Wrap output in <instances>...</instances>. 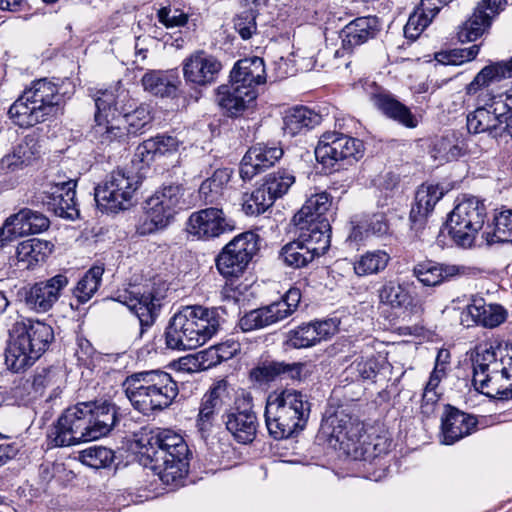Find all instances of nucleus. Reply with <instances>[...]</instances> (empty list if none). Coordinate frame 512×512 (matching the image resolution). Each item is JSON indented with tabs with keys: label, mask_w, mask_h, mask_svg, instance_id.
I'll use <instances>...</instances> for the list:
<instances>
[{
	"label": "nucleus",
	"mask_w": 512,
	"mask_h": 512,
	"mask_svg": "<svg viewBox=\"0 0 512 512\" xmlns=\"http://www.w3.org/2000/svg\"><path fill=\"white\" fill-rule=\"evenodd\" d=\"M183 197V189L170 185L156 191L144 204V215L136 226L139 235H149L166 228Z\"/></svg>",
	"instance_id": "9d476101"
},
{
	"label": "nucleus",
	"mask_w": 512,
	"mask_h": 512,
	"mask_svg": "<svg viewBox=\"0 0 512 512\" xmlns=\"http://www.w3.org/2000/svg\"><path fill=\"white\" fill-rule=\"evenodd\" d=\"M180 141L171 135H157L139 144L135 150V158L145 165H149L157 156H164L176 152Z\"/></svg>",
	"instance_id": "4c0bfd02"
},
{
	"label": "nucleus",
	"mask_w": 512,
	"mask_h": 512,
	"mask_svg": "<svg viewBox=\"0 0 512 512\" xmlns=\"http://www.w3.org/2000/svg\"><path fill=\"white\" fill-rule=\"evenodd\" d=\"M95 124L91 129V139L101 147L121 145L128 141L127 129L122 124L113 106L114 98L110 92L100 90L95 95Z\"/></svg>",
	"instance_id": "f8f14e48"
},
{
	"label": "nucleus",
	"mask_w": 512,
	"mask_h": 512,
	"mask_svg": "<svg viewBox=\"0 0 512 512\" xmlns=\"http://www.w3.org/2000/svg\"><path fill=\"white\" fill-rule=\"evenodd\" d=\"M256 17L254 11H243L236 16L234 27L242 39L247 40L257 31Z\"/></svg>",
	"instance_id": "680f3d73"
},
{
	"label": "nucleus",
	"mask_w": 512,
	"mask_h": 512,
	"mask_svg": "<svg viewBox=\"0 0 512 512\" xmlns=\"http://www.w3.org/2000/svg\"><path fill=\"white\" fill-rule=\"evenodd\" d=\"M295 183V176L287 170H278L265 176L263 185L275 199L285 195Z\"/></svg>",
	"instance_id": "603ef678"
},
{
	"label": "nucleus",
	"mask_w": 512,
	"mask_h": 512,
	"mask_svg": "<svg viewBox=\"0 0 512 512\" xmlns=\"http://www.w3.org/2000/svg\"><path fill=\"white\" fill-rule=\"evenodd\" d=\"M54 245L46 240L32 238L18 244L16 255L19 262L31 268L44 262L52 253Z\"/></svg>",
	"instance_id": "a18cd8bd"
},
{
	"label": "nucleus",
	"mask_w": 512,
	"mask_h": 512,
	"mask_svg": "<svg viewBox=\"0 0 512 512\" xmlns=\"http://www.w3.org/2000/svg\"><path fill=\"white\" fill-rule=\"evenodd\" d=\"M179 84V77L172 72L151 71L142 78L144 89L160 97L176 96Z\"/></svg>",
	"instance_id": "79ce46f5"
},
{
	"label": "nucleus",
	"mask_w": 512,
	"mask_h": 512,
	"mask_svg": "<svg viewBox=\"0 0 512 512\" xmlns=\"http://www.w3.org/2000/svg\"><path fill=\"white\" fill-rule=\"evenodd\" d=\"M338 325L336 319L304 323L287 333L286 345L294 349L315 346L333 336L338 331Z\"/></svg>",
	"instance_id": "7c9ffc66"
},
{
	"label": "nucleus",
	"mask_w": 512,
	"mask_h": 512,
	"mask_svg": "<svg viewBox=\"0 0 512 512\" xmlns=\"http://www.w3.org/2000/svg\"><path fill=\"white\" fill-rule=\"evenodd\" d=\"M233 225L225 217L222 209L209 207L193 212L186 223L189 235L200 240H209L231 231Z\"/></svg>",
	"instance_id": "cd10ccee"
},
{
	"label": "nucleus",
	"mask_w": 512,
	"mask_h": 512,
	"mask_svg": "<svg viewBox=\"0 0 512 512\" xmlns=\"http://www.w3.org/2000/svg\"><path fill=\"white\" fill-rule=\"evenodd\" d=\"M252 408L251 395L242 392L235 397L233 405L226 410V414H223L227 430L239 443L247 444L255 438L257 418Z\"/></svg>",
	"instance_id": "412c9836"
},
{
	"label": "nucleus",
	"mask_w": 512,
	"mask_h": 512,
	"mask_svg": "<svg viewBox=\"0 0 512 512\" xmlns=\"http://www.w3.org/2000/svg\"><path fill=\"white\" fill-rule=\"evenodd\" d=\"M412 273L422 285L435 287L465 275L466 267L455 264L424 261L416 264Z\"/></svg>",
	"instance_id": "72a5a7b5"
},
{
	"label": "nucleus",
	"mask_w": 512,
	"mask_h": 512,
	"mask_svg": "<svg viewBox=\"0 0 512 512\" xmlns=\"http://www.w3.org/2000/svg\"><path fill=\"white\" fill-rule=\"evenodd\" d=\"M190 454L183 436L171 429H160L148 438L140 452V462L165 484L182 478Z\"/></svg>",
	"instance_id": "7ed1b4c3"
},
{
	"label": "nucleus",
	"mask_w": 512,
	"mask_h": 512,
	"mask_svg": "<svg viewBox=\"0 0 512 512\" xmlns=\"http://www.w3.org/2000/svg\"><path fill=\"white\" fill-rule=\"evenodd\" d=\"M158 21L166 28L182 27L188 22L189 16L180 9L162 7L157 13Z\"/></svg>",
	"instance_id": "e2e57ef3"
},
{
	"label": "nucleus",
	"mask_w": 512,
	"mask_h": 512,
	"mask_svg": "<svg viewBox=\"0 0 512 512\" xmlns=\"http://www.w3.org/2000/svg\"><path fill=\"white\" fill-rule=\"evenodd\" d=\"M461 149L448 138L437 140L433 147V157L439 161H451L460 155Z\"/></svg>",
	"instance_id": "0e129e2a"
},
{
	"label": "nucleus",
	"mask_w": 512,
	"mask_h": 512,
	"mask_svg": "<svg viewBox=\"0 0 512 512\" xmlns=\"http://www.w3.org/2000/svg\"><path fill=\"white\" fill-rule=\"evenodd\" d=\"M222 68L221 61L204 50L191 53L182 62L185 82L195 87H207L215 83Z\"/></svg>",
	"instance_id": "393cba45"
},
{
	"label": "nucleus",
	"mask_w": 512,
	"mask_h": 512,
	"mask_svg": "<svg viewBox=\"0 0 512 512\" xmlns=\"http://www.w3.org/2000/svg\"><path fill=\"white\" fill-rule=\"evenodd\" d=\"M326 425L331 428L330 436L339 443L342 449L348 456L355 460H368L371 456L369 454V447H360L362 425L354 420L351 416L338 411L326 420Z\"/></svg>",
	"instance_id": "6ab92c4d"
},
{
	"label": "nucleus",
	"mask_w": 512,
	"mask_h": 512,
	"mask_svg": "<svg viewBox=\"0 0 512 512\" xmlns=\"http://www.w3.org/2000/svg\"><path fill=\"white\" fill-rule=\"evenodd\" d=\"M103 273L104 268L95 265L82 276L73 290L79 303H86L93 297L101 284Z\"/></svg>",
	"instance_id": "09e8293b"
},
{
	"label": "nucleus",
	"mask_w": 512,
	"mask_h": 512,
	"mask_svg": "<svg viewBox=\"0 0 512 512\" xmlns=\"http://www.w3.org/2000/svg\"><path fill=\"white\" fill-rule=\"evenodd\" d=\"M28 165L20 158V155L13 148L12 152L0 159V170L4 173H13L24 169Z\"/></svg>",
	"instance_id": "774afa93"
},
{
	"label": "nucleus",
	"mask_w": 512,
	"mask_h": 512,
	"mask_svg": "<svg viewBox=\"0 0 512 512\" xmlns=\"http://www.w3.org/2000/svg\"><path fill=\"white\" fill-rule=\"evenodd\" d=\"M256 97V92L244 91L238 88V85L229 82L218 87L216 102L229 115L234 116L243 111Z\"/></svg>",
	"instance_id": "58836bf2"
},
{
	"label": "nucleus",
	"mask_w": 512,
	"mask_h": 512,
	"mask_svg": "<svg viewBox=\"0 0 512 512\" xmlns=\"http://www.w3.org/2000/svg\"><path fill=\"white\" fill-rule=\"evenodd\" d=\"M217 353V349L211 346L195 355L182 357L179 360V368L185 371L208 370L221 363Z\"/></svg>",
	"instance_id": "8fccbe9b"
},
{
	"label": "nucleus",
	"mask_w": 512,
	"mask_h": 512,
	"mask_svg": "<svg viewBox=\"0 0 512 512\" xmlns=\"http://www.w3.org/2000/svg\"><path fill=\"white\" fill-rule=\"evenodd\" d=\"M379 301L389 305L392 308H401L411 306V310L422 311V306L411 305L409 292L394 280H388L378 290Z\"/></svg>",
	"instance_id": "49530a36"
},
{
	"label": "nucleus",
	"mask_w": 512,
	"mask_h": 512,
	"mask_svg": "<svg viewBox=\"0 0 512 512\" xmlns=\"http://www.w3.org/2000/svg\"><path fill=\"white\" fill-rule=\"evenodd\" d=\"M480 51L479 45H472L464 49H454L449 54H438L437 59L446 64L459 65L476 58Z\"/></svg>",
	"instance_id": "052dcab7"
},
{
	"label": "nucleus",
	"mask_w": 512,
	"mask_h": 512,
	"mask_svg": "<svg viewBox=\"0 0 512 512\" xmlns=\"http://www.w3.org/2000/svg\"><path fill=\"white\" fill-rule=\"evenodd\" d=\"M138 186L139 180L135 175L123 169L114 170L95 188L96 204L106 212L128 209Z\"/></svg>",
	"instance_id": "ddd939ff"
},
{
	"label": "nucleus",
	"mask_w": 512,
	"mask_h": 512,
	"mask_svg": "<svg viewBox=\"0 0 512 512\" xmlns=\"http://www.w3.org/2000/svg\"><path fill=\"white\" fill-rule=\"evenodd\" d=\"M14 149L28 166L31 165L40 156L41 143L39 135L35 132L27 134Z\"/></svg>",
	"instance_id": "4d7b16f0"
},
{
	"label": "nucleus",
	"mask_w": 512,
	"mask_h": 512,
	"mask_svg": "<svg viewBox=\"0 0 512 512\" xmlns=\"http://www.w3.org/2000/svg\"><path fill=\"white\" fill-rule=\"evenodd\" d=\"M96 355V351L93 348L92 344L85 338H79L77 340V349L75 351V356L80 365L85 367H90L93 364L94 357Z\"/></svg>",
	"instance_id": "69168bd1"
},
{
	"label": "nucleus",
	"mask_w": 512,
	"mask_h": 512,
	"mask_svg": "<svg viewBox=\"0 0 512 512\" xmlns=\"http://www.w3.org/2000/svg\"><path fill=\"white\" fill-rule=\"evenodd\" d=\"M363 153L361 140L336 131L323 133L315 148L317 161L327 168H334L342 161L358 160Z\"/></svg>",
	"instance_id": "dca6fc26"
},
{
	"label": "nucleus",
	"mask_w": 512,
	"mask_h": 512,
	"mask_svg": "<svg viewBox=\"0 0 512 512\" xmlns=\"http://www.w3.org/2000/svg\"><path fill=\"white\" fill-rule=\"evenodd\" d=\"M76 181L51 182L39 195V201L56 216L75 219L79 215L76 203Z\"/></svg>",
	"instance_id": "a878e982"
},
{
	"label": "nucleus",
	"mask_w": 512,
	"mask_h": 512,
	"mask_svg": "<svg viewBox=\"0 0 512 512\" xmlns=\"http://www.w3.org/2000/svg\"><path fill=\"white\" fill-rule=\"evenodd\" d=\"M117 422L116 406L106 400L67 408L48 433L49 445L65 447L106 436Z\"/></svg>",
	"instance_id": "f257e3e1"
},
{
	"label": "nucleus",
	"mask_w": 512,
	"mask_h": 512,
	"mask_svg": "<svg viewBox=\"0 0 512 512\" xmlns=\"http://www.w3.org/2000/svg\"><path fill=\"white\" fill-rule=\"evenodd\" d=\"M223 321L218 308L186 306L171 318L166 345L177 350L195 349L216 335Z\"/></svg>",
	"instance_id": "20e7f679"
},
{
	"label": "nucleus",
	"mask_w": 512,
	"mask_h": 512,
	"mask_svg": "<svg viewBox=\"0 0 512 512\" xmlns=\"http://www.w3.org/2000/svg\"><path fill=\"white\" fill-rule=\"evenodd\" d=\"M506 310L498 304H486L483 299L474 300L461 312V323L467 327L481 325L495 328L506 319Z\"/></svg>",
	"instance_id": "473e14b6"
},
{
	"label": "nucleus",
	"mask_w": 512,
	"mask_h": 512,
	"mask_svg": "<svg viewBox=\"0 0 512 512\" xmlns=\"http://www.w3.org/2000/svg\"><path fill=\"white\" fill-rule=\"evenodd\" d=\"M301 292L298 288L289 289L280 301L273 302L246 313L239 321L243 331L263 329L283 321L294 313L299 305Z\"/></svg>",
	"instance_id": "f3484780"
},
{
	"label": "nucleus",
	"mask_w": 512,
	"mask_h": 512,
	"mask_svg": "<svg viewBox=\"0 0 512 512\" xmlns=\"http://www.w3.org/2000/svg\"><path fill=\"white\" fill-rule=\"evenodd\" d=\"M283 155V150L278 146H269L258 143L245 153L240 164V177L246 181L263 170L273 166Z\"/></svg>",
	"instance_id": "2f4dec72"
},
{
	"label": "nucleus",
	"mask_w": 512,
	"mask_h": 512,
	"mask_svg": "<svg viewBox=\"0 0 512 512\" xmlns=\"http://www.w3.org/2000/svg\"><path fill=\"white\" fill-rule=\"evenodd\" d=\"M436 15L423 11L421 5L410 15L406 25L404 26V35L408 39H416L424 29L432 22Z\"/></svg>",
	"instance_id": "6e6d98bb"
},
{
	"label": "nucleus",
	"mask_w": 512,
	"mask_h": 512,
	"mask_svg": "<svg viewBox=\"0 0 512 512\" xmlns=\"http://www.w3.org/2000/svg\"><path fill=\"white\" fill-rule=\"evenodd\" d=\"M379 31V21L375 16L358 17L349 22L340 32L342 48L352 51L355 47L373 39Z\"/></svg>",
	"instance_id": "c9c22d12"
},
{
	"label": "nucleus",
	"mask_w": 512,
	"mask_h": 512,
	"mask_svg": "<svg viewBox=\"0 0 512 512\" xmlns=\"http://www.w3.org/2000/svg\"><path fill=\"white\" fill-rule=\"evenodd\" d=\"M444 191L439 185L423 184L415 194V203L410 212V219L421 222L434 209L437 202L443 197Z\"/></svg>",
	"instance_id": "a19ab883"
},
{
	"label": "nucleus",
	"mask_w": 512,
	"mask_h": 512,
	"mask_svg": "<svg viewBox=\"0 0 512 512\" xmlns=\"http://www.w3.org/2000/svg\"><path fill=\"white\" fill-rule=\"evenodd\" d=\"M68 284L69 279L65 274H57L49 279L36 282L25 292V305L37 313H45L59 300L62 291Z\"/></svg>",
	"instance_id": "c85d7f7f"
},
{
	"label": "nucleus",
	"mask_w": 512,
	"mask_h": 512,
	"mask_svg": "<svg viewBox=\"0 0 512 512\" xmlns=\"http://www.w3.org/2000/svg\"><path fill=\"white\" fill-rule=\"evenodd\" d=\"M331 207V196L326 191L311 194L301 209L294 215L293 222L297 228H307L313 232L322 231L330 235L331 226L325 213Z\"/></svg>",
	"instance_id": "bb28decb"
},
{
	"label": "nucleus",
	"mask_w": 512,
	"mask_h": 512,
	"mask_svg": "<svg viewBox=\"0 0 512 512\" xmlns=\"http://www.w3.org/2000/svg\"><path fill=\"white\" fill-rule=\"evenodd\" d=\"M297 229L298 239L284 245L280 252L283 262L292 268L307 266L315 257L325 254L330 247V235L307 228Z\"/></svg>",
	"instance_id": "2eb2a0df"
},
{
	"label": "nucleus",
	"mask_w": 512,
	"mask_h": 512,
	"mask_svg": "<svg viewBox=\"0 0 512 512\" xmlns=\"http://www.w3.org/2000/svg\"><path fill=\"white\" fill-rule=\"evenodd\" d=\"M509 79H512V57L506 60L489 61L466 86V93L475 95L479 90L485 88L490 90L493 96L501 97L503 104L512 107V82L503 91L492 88L493 85H498Z\"/></svg>",
	"instance_id": "5701e85b"
},
{
	"label": "nucleus",
	"mask_w": 512,
	"mask_h": 512,
	"mask_svg": "<svg viewBox=\"0 0 512 512\" xmlns=\"http://www.w3.org/2000/svg\"><path fill=\"white\" fill-rule=\"evenodd\" d=\"M390 260V254L385 250H369L355 257L353 271L358 277L377 275L387 268Z\"/></svg>",
	"instance_id": "37998d69"
},
{
	"label": "nucleus",
	"mask_w": 512,
	"mask_h": 512,
	"mask_svg": "<svg viewBox=\"0 0 512 512\" xmlns=\"http://www.w3.org/2000/svg\"><path fill=\"white\" fill-rule=\"evenodd\" d=\"M476 426L474 417L448 407L446 414L442 417L443 443L451 445L461 438L469 435Z\"/></svg>",
	"instance_id": "e433bc0d"
},
{
	"label": "nucleus",
	"mask_w": 512,
	"mask_h": 512,
	"mask_svg": "<svg viewBox=\"0 0 512 512\" xmlns=\"http://www.w3.org/2000/svg\"><path fill=\"white\" fill-rule=\"evenodd\" d=\"M486 218L483 201L464 195L449 214V234L461 247H471Z\"/></svg>",
	"instance_id": "1a4fd4ad"
},
{
	"label": "nucleus",
	"mask_w": 512,
	"mask_h": 512,
	"mask_svg": "<svg viewBox=\"0 0 512 512\" xmlns=\"http://www.w3.org/2000/svg\"><path fill=\"white\" fill-rule=\"evenodd\" d=\"M231 178V171L227 168L217 169L213 175L202 182L199 187V196L206 204L216 203L222 196L225 185Z\"/></svg>",
	"instance_id": "de8ad7c7"
},
{
	"label": "nucleus",
	"mask_w": 512,
	"mask_h": 512,
	"mask_svg": "<svg viewBox=\"0 0 512 512\" xmlns=\"http://www.w3.org/2000/svg\"><path fill=\"white\" fill-rule=\"evenodd\" d=\"M321 116L307 107H294L283 118V131L291 137L306 133L319 125Z\"/></svg>",
	"instance_id": "ea45409f"
},
{
	"label": "nucleus",
	"mask_w": 512,
	"mask_h": 512,
	"mask_svg": "<svg viewBox=\"0 0 512 512\" xmlns=\"http://www.w3.org/2000/svg\"><path fill=\"white\" fill-rule=\"evenodd\" d=\"M372 102L387 117L398 121L406 127H416L417 121L410 110L390 95L384 93L375 94L372 96Z\"/></svg>",
	"instance_id": "c03bdc74"
},
{
	"label": "nucleus",
	"mask_w": 512,
	"mask_h": 512,
	"mask_svg": "<svg viewBox=\"0 0 512 512\" xmlns=\"http://www.w3.org/2000/svg\"><path fill=\"white\" fill-rule=\"evenodd\" d=\"M232 397L226 380L216 382L206 392L200 402L196 419V428L203 439H206L213 431L220 412L229 410Z\"/></svg>",
	"instance_id": "4be33fe9"
},
{
	"label": "nucleus",
	"mask_w": 512,
	"mask_h": 512,
	"mask_svg": "<svg viewBox=\"0 0 512 512\" xmlns=\"http://www.w3.org/2000/svg\"><path fill=\"white\" fill-rule=\"evenodd\" d=\"M54 338L50 325L27 319L16 322L10 333L5 352V363L13 372L31 366L48 348Z\"/></svg>",
	"instance_id": "0eeeda50"
},
{
	"label": "nucleus",
	"mask_w": 512,
	"mask_h": 512,
	"mask_svg": "<svg viewBox=\"0 0 512 512\" xmlns=\"http://www.w3.org/2000/svg\"><path fill=\"white\" fill-rule=\"evenodd\" d=\"M122 387L132 407L146 416L168 408L179 394L172 376L158 369L133 373Z\"/></svg>",
	"instance_id": "39448f33"
},
{
	"label": "nucleus",
	"mask_w": 512,
	"mask_h": 512,
	"mask_svg": "<svg viewBox=\"0 0 512 512\" xmlns=\"http://www.w3.org/2000/svg\"><path fill=\"white\" fill-rule=\"evenodd\" d=\"M283 373V362H264L250 371L251 380L258 383L274 381Z\"/></svg>",
	"instance_id": "bf43d9fd"
},
{
	"label": "nucleus",
	"mask_w": 512,
	"mask_h": 512,
	"mask_svg": "<svg viewBox=\"0 0 512 512\" xmlns=\"http://www.w3.org/2000/svg\"><path fill=\"white\" fill-rule=\"evenodd\" d=\"M488 243H512V210H504L495 215L492 233H488Z\"/></svg>",
	"instance_id": "3c124183"
},
{
	"label": "nucleus",
	"mask_w": 512,
	"mask_h": 512,
	"mask_svg": "<svg viewBox=\"0 0 512 512\" xmlns=\"http://www.w3.org/2000/svg\"><path fill=\"white\" fill-rule=\"evenodd\" d=\"M310 414V403L301 391L287 388L269 394L265 407V423L269 434L286 439L303 430Z\"/></svg>",
	"instance_id": "423d86ee"
},
{
	"label": "nucleus",
	"mask_w": 512,
	"mask_h": 512,
	"mask_svg": "<svg viewBox=\"0 0 512 512\" xmlns=\"http://www.w3.org/2000/svg\"><path fill=\"white\" fill-rule=\"evenodd\" d=\"M61 98L56 84L39 79L10 106L8 114L16 125L31 127L52 115Z\"/></svg>",
	"instance_id": "6e6552de"
},
{
	"label": "nucleus",
	"mask_w": 512,
	"mask_h": 512,
	"mask_svg": "<svg viewBox=\"0 0 512 512\" xmlns=\"http://www.w3.org/2000/svg\"><path fill=\"white\" fill-rule=\"evenodd\" d=\"M506 0H482L471 17L458 31L461 42H472L481 37L490 27L492 20L504 9Z\"/></svg>",
	"instance_id": "c756f323"
},
{
	"label": "nucleus",
	"mask_w": 512,
	"mask_h": 512,
	"mask_svg": "<svg viewBox=\"0 0 512 512\" xmlns=\"http://www.w3.org/2000/svg\"><path fill=\"white\" fill-rule=\"evenodd\" d=\"M81 461L92 468L109 466L114 460V452L104 446H91L80 452Z\"/></svg>",
	"instance_id": "5fc2aeb1"
},
{
	"label": "nucleus",
	"mask_w": 512,
	"mask_h": 512,
	"mask_svg": "<svg viewBox=\"0 0 512 512\" xmlns=\"http://www.w3.org/2000/svg\"><path fill=\"white\" fill-rule=\"evenodd\" d=\"M472 384L480 393L499 400L512 398V345L503 341L479 344L470 357Z\"/></svg>",
	"instance_id": "f03ea898"
},
{
	"label": "nucleus",
	"mask_w": 512,
	"mask_h": 512,
	"mask_svg": "<svg viewBox=\"0 0 512 512\" xmlns=\"http://www.w3.org/2000/svg\"><path fill=\"white\" fill-rule=\"evenodd\" d=\"M166 288L155 283L139 286L131 285L119 291L115 300L126 305L138 318L140 337L151 327L160 313Z\"/></svg>",
	"instance_id": "9b49d317"
},
{
	"label": "nucleus",
	"mask_w": 512,
	"mask_h": 512,
	"mask_svg": "<svg viewBox=\"0 0 512 512\" xmlns=\"http://www.w3.org/2000/svg\"><path fill=\"white\" fill-rule=\"evenodd\" d=\"M230 82L244 91L257 93L256 87L266 82L263 59L255 56L236 62L230 73Z\"/></svg>",
	"instance_id": "f704fd0d"
},
{
	"label": "nucleus",
	"mask_w": 512,
	"mask_h": 512,
	"mask_svg": "<svg viewBox=\"0 0 512 512\" xmlns=\"http://www.w3.org/2000/svg\"><path fill=\"white\" fill-rule=\"evenodd\" d=\"M49 226L50 221L43 213L22 208L10 215L0 228V248L17 238L46 231Z\"/></svg>",
	"instance_id": "b1692460"
},
{
	"label": "nucleus",
	"mask_w": 512,
	"mask_h": 512,
	"mask_svg": "<svg viewBox=\"0 0 512 512\" xmlns=\"http://www.w3.org/2000/svg\"><path fill=\"white\" fill-rule=\"evenodd\" d=\"M346 372L360 379H373L378 372V363L374 357H358L347 368Z\"/></svg>",
	"instance_id": "13d9d810"
},
{
	"label": "nucleus",
	"mask_w": 512,
	"mask_h": 512,
	"mask_svg": "<svg viewBox=\"0 0 512 512\" xmlns=\"http://www.w3.org/2000/svg\"><path fill=\"white\" fill-rule=\"evenodd\" d=\"M104 92L112 94L114 98L112 107L124 120L122 124L127 129V136L142 134L153 120L150 106L143 103L137 105L130 92L120 85L106 89Z\"/></svg>",
	"instance_id": "a211bd4d"
},
{
	"label": "nucleus",
	"mask_w": 512,
	"mask_h": 512,
	"mask_svg": "<svg viewBox=\"0 0 512 512\" xmlns=\"http://www.w3.org/2000/svg\"><path fill=\"white\" fill-rule=\"evenodd\" d=\"M275 198L268 193V189L261 184L245 200L243 208L248 215L264 213L275 202Z\"/></svg>",
	"instance_id": "864d4df0"
},
{
	"label": "nucleus",
	"mask_w": 512,
	"mask_h": 512,
	"mask_svg": "<svg viewBox=\"0 0 512 512\" xmlns=\"http://www.w3.org/2000/svg\"><path fill=\"white\" fill-rule=\"evenodd\" d=\"M366 231L376 236L388 233L389 224L384 213H376L366 220Z\"/></svg>",
	"instance_id": "338daca9"
},
{
	"label": "nucleus",
	"mask_w": 512,
	"mask_h": 512,
	"mask_svg": "<svg viewBox=\"0 0 512 512\" xmlns=\"http://www.w3.org/2000/svg\"><path fill=\"white\" fill-rule=\"evenodd\" d=\"M477 107L467 116V128L469 132L488 133L497 139V124L506 110L501 97L493 96L490 90L481 89L477 93Z\"/></svg>",
	"instance_id": "aec40b11"
},
{
	"label": "nucleus",
	"mask_w": 512,
	"mask_h": 512,
	"mask_svg": "<svg viewBox=\"0 0 512 512\" xmlns=\"http://www.w3.org/2000/svg\"><path fill=\"white\" fill-rule=\"evenodd\" d=\"M259 237L254 232H244L234 237L216 258L219 273L226 277H239L258 251Z\"/></svg>",
	"instance_id": "4468645a"
}]
</instances>
